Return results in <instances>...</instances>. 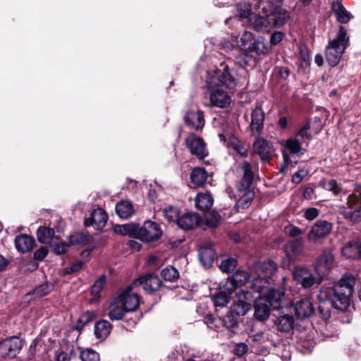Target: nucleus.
<instances>
[{
  "mask_svg": "<svg viewBox=\"0 0 361 361\" xmlns=\"http://www.w3.org/2000/svg\"><path fill=\"white\" fill-rule=\"evenodd\" d=\"M239 173L243 177L238 185L240 191H245V193L240 197L236 203V207L245 209L249 207L255 197V192L250 190L254 179L252 166L247 161H243L238 166Z\"/></svg>",
  "mask_w": 361,
  "mask_h": 361,
  "instance_id": "obj_1",
  "label": "nucleus"
},
{
  "mask_svg": "<svg viewBox=\"0 0 361 361\" xmlns=\"http://www.w3.org/2000/svg\"><path fill=\"white\" fill-rule=\"evenodd\" d=\"M348 44L347 30L343 26H340L337 37L329 41L326 48V58L331 66L334 67L338 64Z\"/></svg>",
  "mask_w": 361,
  "mask_h": 361,
  "instance_id": "obj_2",
  "label": "nucleus"
},
{
  "mask_svg": "<svg viewBox=\"0 0 361 361\" xmlns=\"http://www.w3.org/2000/svg\"><path fill=\"white\" fill-rule=\"evenodd\" d=\"M355 278L351 274H345L334 286V304L336 309L344 310L348 306L350 300L354 293Z\"/></svg>",
  "mask_w": 361,
  "mask_h": 361,
  "instance_id": "obj_3",
  "label": "nucleus"
},
{
  "mask_svg": "<svg viewBox=\"0 0 361 361\" xmlns=\"http://www.w3.org/2000/svg\"><path fill=\"white\" fill-rule=\"evenodd\" d=\"M293 278L296 284L307 289L320 283L312 271L305 267L296 266L293 270Z\"/></svg>",
  "mask_w": 361,
  "mask_h": 361,
  "instance_id": "obj_4",
  "label": "nucleus"
},
{
  "mask_svg": "<svg viewBox=\"0 0 361 361\" xmlns=\"http://www.w3.org/2000/svg\"><path fill=\"white\" fill-rule=\"evenodd\" d=\"M235 299L231 307V312L236 315H245L250 309V302L253 300L252 293L249 290L236 288Z\"/></svg>",
  "mask_w": 361,
  "mask_h": 361,
  "instance_id": "obj_5",
  "label": "nucleus"
},
{
  "mask_svg": "<svg viewBox=\"0 0 361 361\" xmlns=\"http://www.w3.org/2000/svg\"><path fill=\"white\" fill-rule=\"evenodd\" d=\"M137 232V239L145 243L156 241L162 235L161 226L152 221H145L141 227L138 226Z\"/></svg>",
  "mask_w": 361,
  "mask_h": 361,
  "instance_id": "obj_6",
  "label": "nucleus"
},
{
  "mask_svg": "<svg viewBox=\"0 0 361 361\" xmlns=\"http://www.w3.org/2000/svg\"><path fill=\"white\" fill-rule=\"evenodd\" d=\"M283 149L282 156L284 164L280 168V172L284 173L289 164H292L289 154H298L302 148L301 143L296 137H290L282 143Z\"/></svg>",
  "mask_w": 361,
  "mask_h": 361,
  "instance_id": "obj_7",
  "label": "nucleus"
},
{
  "mask_svg": "<svg viewBox=\"0 0 361 361\" xmlns=\"http://www.w3.org/2000/svg\"><path fill=\"white\" fill-rule=\"evenodd\" d=\"M332 230V224L325 220H318L312 226L307 234V240L310 243H317L327 236Z\"/></svg>",
  "mask_w": 361,
  "mask_h": 361,
  "instance_id": "obj_8",
  "label": "nucleus"
},
{
  "mask_svg": "<svg viewBox=\"0 0 361 361\" xmlns=\"http://www.w3.org/2000/svg\"><path fill=\"white\" fill-rule=\"evenodd\" d=\"M22 346V341L18 337L8 338L0 343V354L4 357L13 358L19 353Z\"/></svg>",
  "mask_w": 361,
  "mask_h": 361,
  "instance_id": "obj_9",
  "label": "nucleus"
},
{
  "mask_svg": "<svg viewBox=\"0 0 361 361\" xmlns=\"http://www.w3.org/2000/svg\"><path fill=\"white\" fill-rule=\"evenodd\" d=\"M185 145L189 148L190 153L199 159H204L208 155L206 144L203 139L190 133L185 138Z\"/></svg>",
  "mask_w": 361,
  "mask_h": 361,
  "instance_id": "obj_10",
  "label": "nucleus"
},
{
  "mask_svg": "<svg viewBox=\"0 0 361 361\" xmlns=\"http://www.w3.org/2000/svg\"><path fill=\"white\" fill-rule=\"evenodd\" d=\"M267 16L270 30L283 26L290 18V13L281 6H276L270 11L267 10Z\"/></svg>",
  "mask_w": 361,
  "mask_h": 361,
  "instance_id": "obj_11",
  "label": "nucleus"
},
{
  "mask_svg": "<svg viewBox=\"0 0 361 361\" xmlns=\"http://www.w3.org/2000/svg\"><path fill=\"white\" fill-rule=\"evenodd\" d=\"M334 258L329 249H324L319 255L314 264V269L316 272L320 276L326 275L332 266Z\"/></svg>",
  "mask_w": 361,
  "mask_h": 361,
  "instance_id": "obj_12",
  "label": "nucleus"
},
{
  "mask_svg": "<svg viewBox=\"0 0 361 361\" xmlns=\"http://www.w3.org/2000/svg\"><path fill=\"white\" fill-rule=\"evenodd\" d=\"M132 288L133 286H128L118 297L126 312L136 310L140 305V298L138 295L130 293Z\"/></svg>",
  "mask_w": 361,
  "mask_h": 361,
  "instance_id": "obj_13",
  "label": "nucleus"
},
{
  "mask_svg": "<svg viewBox=\"0 0 361 361\" xmlns=\"http://www.w3.org/2000/svg\"><path fill=\"white\" fill-rule=\"evenodd\" d=\"M250 26L257 30L269 32L270 30L269 22L267 16V9L263 7L259 13L252 14L250 17Z\"/></svg>",
  "mask_w": 361,
  "mask_h": 361,
  "instance_id": "obj_14",
  "label": "nucleus"
},
{
  "mask_svg": "<svg viewBox=\"0 0 361 361\" xmlns=\"http://www.w3.org/2000/svg\"><path fill=\"white\" fill-rule=\"evenodd\" d=\"M161 283L162 282L157 275L148 274L135 280L133 285H141L146 292L153 293L159 290Z\"/></svg>",
  "mask_w": 361,
  "mask_h": 361,
  "instance_id": "obj_15",
  "label": "nucleus"
},
{
  "mask_svg": "<svg viewBox=\"0 0 361 361\" xmlns=\"http://www.w3.org/2000/svg\"><path fill=\"white\" fill-rule=\"evenodd\" d=\"M210 82L214 85L225 86L230 90L235 89L237 85V80L227 66L224 68L223 71L216 73Z\"/></svg>",
  "mask_w": 361,
  "mask_h": 361,
  "instance_id": "obj_16",
  "label": "nucleus"
},
{
  "mask_svg": "<svg viewBox=\"0 0 361 361\" xmlns=\"http://www.w3.org/2000/svg\"><path fill=\"white\" fill-rule=\"evenodd\" d=\"M107 219L104 210L98 208L92 211L90 216L85 220L84 224L86 227L92 226L96 230H101L105 226Z\"/></svg>",
  "mask_w": 361,
  "mask_h": 361,
  "instance_id": "obj_17",
  "label": "nucleus"
},
{
  "mask_svg": "<svg viewBox=\"0 0 361 361\" xmlns=\"http://www.w3.org/2000/svg\"><path fill=\"white\" fill-rule=\"evenodd\" d=\"M285 295L283 288H272L271 286L267 292L262 297L273 309H278L281 307V302Z\"/></svg>",
  "mask_w": 361,
  "mask_h": 361,
  "instance_id": "obj_18",
  "label": "nucleus"
},
{
  "mask_svg": "<svg viewBox=\"0 0 361 361\" xmlns=\"http://www.w3.org/2000/svg\"><path fill=\"white\" fill-rule=\"evenodd\" d=\"M341 253L348 259L361 258V240L355 239L347 242L342 247Z\"/></svg>",
  "mask_w": 361,
  "mask_h": 361,
  "instance_id": "obj_19",
  "label": "nucleus"
},
{
  "mask_svg": "<svg viewBox=\"0 0 361 361\" xmlns=\"http://www.w3.org/2000/svg\"><path fill=\"white\" fill-rule=\"evenodd\" d=\"M221 141L224 143L226 142L228 147H232L238 154L243 157H247L248 155V147L244 142L240 141L235 136H229L226 140V136L224 134H219Z\"/></svg>",
  "mask_w": 361,
  "mask_h": 361,
  "instance_id": "obj_20",
  "label": "nucleus"
},
{
  "mask_svg": "<svg viewBox=\"0 0 361 361\" xmlns=\"http://www.w3.org/2000/svg\"><path fill=\"white\" fill-rule=\"evenodd\" d=\"M295 314L298 317L305 319L311 317L314 308L312 302L308 298H302L294 303Z\"/></svg>",
  "mask_w": 361,
  "mask_h": 361,
  "instance_id": "obj_21",
  "label": "nucleus"
},
{
  "mask_svg": "<svg viewBox=\"0 0 361 361\" xmlns=\"http://www.w3.org/2000/svg\"><path fill=\"white\" fill-rule=\"evenodd\" d=\"M253 149L255 153L258 154L263 161L267 160L274 152L273 146L263 138H258L253 143Z\"/></svg>",
  "mask_w": 361,
  "mask_h": 361,
  "instance_id": "obj_22",
  "label": "nucleus"
},
{
  "mask_svg": "<svg viewBox=\"0 0 361 361\" xmlns=\"http://www.w3.org/2000/svg\"><path fill=\"white\" fill-rule=\"evenodd\" d=\"M185 123L192 129L202 130L204 126V118L202 111L191 110L184 116Z\"/></svg>",
  "mask_w": 361,
  "mask_h": 361,
  "instance_id": "obj_23",
  "label": "nucleus"
},
{
  "mask_svg": "<svg viewBox=\"0 0 361 361\" xmlns=\"http://www.w3.org/2000/svg\"><path fill=\"white\" fill-rule=\"evenodd\" d=\"M278 267L273 260L258 263L255 266L256 275L262 276L264 278L270 279L276 274Z\"/></svg>",
  "mask_w": 361,
  "mask_h": 361,
  "instance_id": "obj_24",
  "label": "nucleus"
},
{
  "mask_svg": "<svg viewBox=\"0 0 361 361\" xmlns=\"http://www.w3.org/2000/svg\"><path fill=\"white\" fill-rule=\"evenodd\" d=\"M201 218L196 213H186L178 219V226L183 230H190L195 228L200 223Z\"/></svg>",
  "mask_w": 361,
  "mask_h": 361,
  "instance_id": "obj_25",
  "label": "nucleus"
},
{
  "mask_svg": "<svg viewBox=\"0 0 361 361\" xmlns=\"http://www.w3.org/2000/svg\"><path fill=\"white\" fill-rule=\"evenodd\" d=\"M255 300V316L261 321L267 319L269 316L270 307H272L262 297H254Z\"/></svg>",
  "mask_w": 361,
  "mask_h": 361,
  "instance_id": "obj_26",
  "label": "nucleus"
},
{
  "mask_svg": "<svg viewBox=\"0 0 361 361\" xmlns=\"http://www.w3.org/2000/svg\"><path fill=\"white\" fill-rule=\"evenodd\" d=\"M210 102L212 105L224 108L231 104V97L224 90L216 89L210 94Z\"/></svg>",
  "mask_w": 361,
  "mask_h": 361,
  "instance_id": "obj_27",
  "label": "nucleus"
},
{
  "mask_svg": "<svg viewBox=\"0 0 361 361\" xmlns=\"http://www.w3.org/2000/svg\"><path fill=\"white\" fill-rule=\"evenodd\" d=\"M252 289L259 294L257 297H263L271 286L270 280L262 276L252 274Z\"/></svg>",
  "mask_w": 361,
  "mask_h": 361,
  "instance_id": "obj_28",
  "label": "nucleus"
},
{
  "mask_svg": "<svg viewBox=\"0 0 361 361\" xmlns=\"http://www.w3.org/2000/svg\"><path fill=\"white\" fill-rule=\"evenodd\" d=\"M304 243L301 238H296L289 241L285 246L286 255L290 260H293L303 251Z\"/></svg>",
  "mask_w": 361,
  "mask_h": 361,
  "instance_id": "obj_29",
  "label": "nucleus"
},
{
  "mask_svg": "<svg viewBox=\"0 0 361 361\" xmlns=\"http://www.w3.org/2000/svg\"><path fill=\"white\" fill-rule=\"evenodd\" d=\"M214 250L212 244L201 246L199 251V258L204 267H209L214 261Z\"/></svg>",
  "mask_w": 361,
  "mask_h": 361,
  "instance_id": "obj_30",
  "label": "nucleus"
},
{
  "mask_svg": "<svg viewBox=\"0 0 361 361\" xmlns=\"http://www.w3.org/2000/svg\"><path fill=\"white\" fill-rule=\"evenodd\" d=\"M264 112L261 107H256L251 114L250 128L252 131L259 133L264 126Z\"/></svg>",
  "mask_w": 361,
  "mask_h": 361,
  "instance_id": "obj_31",
  "label": "nucleus"
},
{
  "mask_svg": "<svg viewBox=\"0 0 361 361\" xmlns=\"http://www.w3.org/2000/svg\"><path fill=\"white\" fill-rule=\"evenodd\" d=\"M34 238L28 235H21L17 236L15 239L17 250L23 253L30 251L34 246Z\"/></svg>",
  "mask_w": 361,
  "mask_h": 361,
  "instance_id": "obj_32",
  "label": "nucleus"
},
{
  "mask_svg": "<svg viewBox=\"0 0 361 361\" xmlns=\"http://www.w3.org/2000/svg\"><path fill=\"white\" fill-rule=\"evenodd\" d=\"M116 212L120 218L128 219L135 212L133 204L130 201L122 200L116 204Z\"/></svg>",
  "mask_w": 361,
  "mask_h": 361,
  "instance_id": "obj_33",
  "label": "nucleus"
},
{
  "mask_svg": "<svg viewBox=\"0 0 361 361\" xmlns=\"http://www.w3.org/2000/svg\"><path fill=\"white\" fill-rule=\"evenodd\" d=\"M126 312V310L117 298L109 305L108 315L111 320H120Z\"/></svg>",
  "mask_w": 361,
  "mask_h": 361,
  "instance_id": "obj_34",
  "label": "nucleus"
},
{
  "mask_svg": "<svg viewBox=\"0 0 361 361\" xmlns=\"http://www.w3.org/2000/svg\"><path fill=\"white\" fill-rule=\"evenodd\" d=\"M214 200L209 193H198L195 199V206L201 211L209 210L213 205Z\"/></svg>",
  "mask_w": 361,
  "mask_h": 361,
  "instance_id": "obj_35",
  "label": "nucleus"
},
{
  "mask_svg": "<svg viewBox=\"0 0 361 361\" xmlns=\"http://www.w3.org/2000/svg\"><path fill=\"white\" fill-rule=\"evenodd\" d=\"M332 9L336 19L341 23H347L351 18L350 13L338 1L332 3Z\"/></svg>",
  "mask_w": 361,
  "mask_h": 361,
  "instance_id": "obj_36",
  "label": "nucleus"
},
{
  "mask_svg": "<svg viewBox=\"0 0 361 361\" xmlns=\"http://www.w3.org/2000/svg\"><path fill=\"white\" fill-rule=\"evenodd\" d=\"M114 231L116 233L123 235H129L130 237L135 238L138 237V225L135 224L117 225L115 226Z\"/></svg>",
  "mask_w": 361,
  "mask_h": 361,
  "instance_id": "obj_37",
  "label": "nucleus"
},
{
  "mask_svg": "<svg viewBox=\"0 0 361 361\" xmlns=\"http://www.w3.org/2000/svg\"><path fill=\"white\" fill-rule=\"evenodd\" d=\"M111 330V324L106 320H102L95 324L94 334L97 338H106Z\"/></svg>",
  "mask_w": 361,
  "mask_h": 361,
  "instance_id": "obj_38",
  "label": "nucleus"
},
{
  "mask_svg": "<svg viewBox=\"0 0 361 361\" xmlns=\"http://www.w3.org/2000/svg\"><path fill=\"white\" fill-rule=\"evenodd\" d=\"M207 173L204 169L195 168L190 173L191 182L197 186L202 185L207 180Z\"/></svg>",
  "mask_w": 361,
  "mask_h": 361,
  "instance_id": "obj_39",
  "label": "nucleus"
},
{
  "mask_svg": "<svg viewBox=\"0 0 361 361\" xmlns=\"http://www.w3.org/2000/svg\"><path fill=\"white\" fill-rule=\"evenodd\" d=\"M349 207H342L340 208V212L343 215L345 219H350L353 223L361 221V207L358 209L353 210L351 207L348 204Z\"/></svg>",
  "mask_w": 361,
  "mask_h": 361,
  "instance_id": "obj_40",
  "label": "nucleus"
},
{
  "mask_svg": "<svg viewBox=\"0 0 361 361\" xmlns=\"http://www.w3.org/2000/svg\"><path fill=\"white\" fill-rule=\"evenodd\" d=\"M55 231L53 228L39 227L37 229V235L38 240L44 244L51 243L54 238Z\"/></svg>",
  "mask_w": 361,
  "mask_h": 361,
  "instance_id": "obj_41",
  "label": "nucleus"
},
{
  "mask_svg": "<svg viewBox=\"0 0 361 361\" xmlns=\"http://www.w3.org/2000/svg\"><path fill=\"white\" fill-rule=\"evenodd\" d=\"M231 292H226L223 290H219L216 293L212 295V300L216 307H225L230 302Z\"/></svg>",
  "mask_w": 361,
  "mask_h": 361,
  "instance_id": "obj_42",
  "label": "nucleus"
},
{
  "mask_svg": "<svg viewBox=\"0 0 361 361\" xmlns=\"http://www.w3.org/2000/svg\"><path fill=\"white\" fill-rule=\"evenodd\" d=\"M250 279V275L245 271H236L231 279V284L233 286H242L245 284Z\"/></svg>",
  "mask_w": 361,
  "mask_h": 361,
  "instance_id": "obj_43",
  "label": "nucleus"
},
{
  "mask_svg": "<svg viewBox=\"0 0 361 361\" xmlns=\"http://www.w3.org/2000/svg\"><path fill=\"white\" fill-rule=\"evenodd\" d=\"M319 185L324 189L331 191L335 195H338L341 192V188L334 179L324 178L320 180Z\"/></svg>",
  "mask_w": 361,
  "mask_h": 361,
  "instance_id": "obj_44",
  "label": "nucleus"
},
{
  "mask_svg": "<svg viewBox=\"0 0 361 361\" xmlns=\"http://www.w3.org/2000/svg\"><path fill=\"white\" fill-rule=\"evenodd\" d=\"M162 214L169 222H176L179 218V210L177 207L167 205L162 209Z\"/></svg>",
  "mask_w": 361,
  "mask_h": 361,
  "instance_id": "obj_45",
  "label": "nucleus"
},
{
  "mask_svg": "<svg viewBox=\"0 0 361 361\" xmlns=\"http://www.w3.org/2000/svg\"><path fill=\"white\" fill-rule=\"evenodd\" d=\"M294 324V319L291 315L284 314L279 317L278 327L283 331H288L292 329Z\"/></svg>",
  "mask_w": 361,
  "mask_h": 361,
  "instance_id": "obj_46",
  "label": "nucleus"
},
{
  "mask_svg": "<svg viewBox=\"0 0 361 361\" xmlns=\"http://www.w3.org/2000/svg\"><path fill=\"white\" fill-rule=\"evenodd\" d=\"M237 14L241 18H247L248 23L250 22V17L254 12L251 11V6L250 4L244 2L239 4L236 6Z\"/></svg>",
  "mask_w": 361,
  "mask_h": 361,
  "instance_id": "obj_47",
  "label": "nucleus"
},
{
  "mask_svg": "<svg viewBox=\"0 0 361 361\" xmlns=\"http://www.w3.org/2000/svg\"><path fill=\"white\" fill-rule=\"evenodd\" d=\"M54 252L56 255H62L67 252L70 244L65 241L60 240L59 238H55L51 243Z\"/></svg>",
  "mask_w": 361,
  "mask_h": 361,
  "instance_id": "obj_48",
  "label": "nucleus"
},
{
  "mask_svg": "<svg viewBox=\"0 0 361 361\" xmlns=\"http://www.w3.org/2000/svg\"><path fill=\"white\" fill-rule=\"evenodd\" d=\"M161 276L166 281H174L178 278L179 274L176 268L169 266L162 269Z\"/></svg>",
  "mask_w": 361,
  "mask_h": 361,
  "instance_id": "obj_49",
  "label": "nucleus"
},
{
  "mask_svg": "<svg viewBox=\"0 0 361 361\" xmlns=\"http://www.w3.org/2000/svg\"><path fill=\"white\" fill-rule=\"evenodd\" d=\"M94 316V314L90 311H87L82 314L76 322L75 329L78 330H81L87 324L93 320Z\"/></svg>",
  "mask_w": 361,
  "mask_h": 361,
  "instance_id": "obj_50",
  "label": "nucleus"
},
{
  "mask_svg": "<svg viewBox=\"0 0 361 361\" xmlns=\"http://www.w3.org/2000/svg\"><path fill=\"white\" fill-rule=\"evenodd\" d=\"M82 361H100L99 354L91 348H87L80 352Z\"/></svg>",
  "mask_w": 361,
  "mask_h": 361,
  "instance_id": "obj_51",
  "label": "nucleus"
},
{
  "mask_svg": "<svg viewBox=\"0 0 361 361\" xmlns=\"http://www.w3.org/2000/svg\"><path fill=\"white\" fill-rule=\"evenodd\" d=\"M54 286L51 283H44L34 290V294L37 297H43L53 290Z\"/></svg>",
  "mask_w": 361,
  "mask_h": 361,
  "instance_id": "obj_52",
  "label": "nucleus"
},
{
  "mask_svg": "<svg viewBox=\"0 0 361 361\" xmlns=\"http://www.w3.org/2000/svg\"><path fill=\"white\" fill-rule=\"evenodd\" d=\"M319 298L322 300H331L334 303V300H336L334 287H322L319 294Z\"/></svg>",
  "mask_w": 361,
  "mask_h": 361,
  "instance_id": "obj_53",
  "label": "nucleus"
},
{
  "mask_svg": "<svg viewBox=\"0 0 361 361\" xmlns=\"http://www.w3.org/2000/svg\"><path fill=\"white\" fill-rule=\"evenodd\" d=\"M237 265V261L233 258H230L222 261L220 269L223 272L230 273L233 271Z\"/></svg>",
  "mask_w": 361,
  "mask_h": 361,
  "instance_id": "obj_54",
  "label": "nucleus"
},
{
  "mask_svg": "<svg viewBox=\"0 0 361 361\" xmlns=\"http://www.w3.org/2000/svg\"><path fill=\"white\" fill-rule=\"evenodd\" d=\"M359 203L361 204V186L356 187L353 192L348 197V204L350 206Z\"/></svg>",
  "mask_w": 361,
  "mask_h": 361,
  "instance_id": "obj_55",
  "label": "nucleus"
},
{
  "mask_svg": "<svg viewBox=\"0 0 361 361\" xmlns=\"http://www.w3.org/2000/svg\"><path fill=\"white\" fill-rule=\"evenodd\" d=\"M310 129V125L307 123L296 133V135L300 137L303 142H307V145H308V142L311 140V135L307 132Z\"/></svg>",
  "mask_w": 361,
  "mask_h": 361,
  "instance_id": "obj_56",
  "label": "nucleus"
},
{
  "mask_svg": "<svg viewBox=\"0 0 361 361\" xmlns=\"http://www.w3.org/2000/svg\"><path fill=\"white\" fill-rule=\"evenodd\" d=\"M221 221V216L216 212H212L206 217L207 224L210 227H216Z\"/></svg>",
  "mask_w": 361,
  "mask_h": 361,
  "instance_id": "obj_57",
  "label": "nucleus"
},
{
  "mask_svg": "<svg viewBox=\"0 0 361 361\" xmlns=\"http://www.w3.org/2000/svg\"><path fill=\"white\" fill-rule=\"evenodd\" d=\"M284 232L290 237H296L303 234L305 231L301 230L293 225H288L285 226Z\"/></svg>",
  "mask_w": 361,
  "mask_h": 361,
  "instance_id": "obj_58",
  "label": "nucleus"
},
{
  "mask_svg": "<svg viewBox=\"0 0 361 361\" xmlns=\"http://www.w3.org/2000/svg\"><path fill=\"white\" fill-rule=\"evenodd\" d=\"M221 322L227 329H232L237 324V320L233 314L224 317Z\"/></svg>",
  "mask_w": 361,
  "mask_h": 361,
  "instance_id": "obj_59",
  "label": "nucleus"
},
{
  "mask_svg": "<svg viewBox=\"0 0 361 361\" xmlns=\"http://www.w3.org/2000/svg\"><path fill=\"white\" fill-rule=\"evenodd\" d=\"M106 281L105 276H101L94 283L92 287V292L94 293H99L104 287Z\"/></svg>",
  "mask_w": 361,
  "mask_h": 361,
  "instance_id": "obj_60",
  "label": "nucleus"
},
{
  "mask_svg": "<svg viewBox=\"0 0 361 361\" xmlns=\"http://www.w3.org/2000/svg\"><path fill=\"white\" fill-rule=\"evenodd\" d=\"M284 37V34L280 31H274L270 37V44L276 45L280 43Z\"/></svg>",
  "mask_w": 361,
  "mask_h": 361,
  "instance_id": "obj_61",
  "label": "nucleus"
},
{
  "mask_svg": "<svg viewBox=\"0 0 361 361\" xmlns=\"http://www.w3.org/2000/svg\"><path fill=\"white\" fill-rule=\"evenodd\" d=\"M248 350V346L244 343H240L235 345L234 353L238 357L245 355Z\"/></svg>",
  "mask_w": 361,
  "mask_h": 361,
  "instance_id": "obj_62",
  "label": "nucleus"
},
{
  "mask_svg": "<svg viewBox=\"0 0 361 361\" xmlns=\"http://www.w3.org/2000/svg\"><path fill=\"white\" fill-rule=\"evenodd\" d=\"M304 216L306 219L312 221L319 216V211L316 208L310 207L305 211Z\"/></svg>",
  "mask_w": 361,
  "mask_h": 361,
  "instance_id": "obj_63",
  "label": "nucleus"
},
{
  "mask_svg": "<svg viewBox=\"0 0 361 361\" xmlns=\"http://www.w3.org/2000/svg\"><path fill=\"white\" fill-rule=\"evenodd\" d=\"M307 175V171L304 169L299 170L295 173L292 176V181L295 184L300 183L303 178Z\"/></svg>",
  "mask_w": 361,
  "mask_h": 361,
  "instance_id": "obj_64",
  "label": "nucleus"
}]
</instances>
